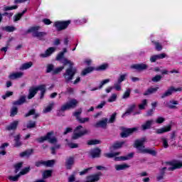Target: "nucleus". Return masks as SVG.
<instances>
[{"instance_id":"20e7f679","label":"nucleus","mask_w":182,"mask_h":182,"mask_svg":"<svg viewBox=\"0 0 182 182\" xmlns=\"http://www.w3.org/2000/svg\"><path fill=\"white\" fill-rule=\"evenodd\" d=\"M68 53V49L63 48V51L60 52L57 55L55 58V60H58V62H60V63H62L64 66H66V65H75L73 62H72L70 60L65 57V53Z\"/></svg>"},{"instance_id":"6ab92c4d","label":"nucleus","mask_w":182,"mask_h":182,"mask_svg":"<svg viewBox=\"0 0 182 182\" xmlns=\"http://www.w3.org/2000/svg\"><path fill=\"white\" fill-rule=\"evenodd\" d=\"M36 93H38V90L36 87H31L28 90V95L27 96V99H28V100H31V99H33Z\"/></svg>"},{"instance_id":"8fccbe9b","label":"nucleus","mask_w":182,"mask_h":182,"mask_svg":"<svg viewBox=\"0 0 182 182\" xmlns=\"http://www.w3.org/2000/svg\"><path fill=\"white\" fill-rule=\"evenodd\" d=\"M114 89H115V90H117V92H120V90H122V83L119 82L118 81L114 82Z\"/></svg>"},{"instance_id":"49530a36","label":"nucleus","mask_w":182,"mask_h":182,"mask_svg":"<svg viewBox=\"0 0 182 182\" xmlns=\"http://www.w3.org/2000/svg\"><path fill=\"white\" fill-rule=\"evenodd\" d=\"M64 69H65V66L58 67V68L54 69V70H53L52 74L58 75V73H60V72H62V70H63Z\"/></svg>"},{"instance_id":"5fc2aeb1","label":"nucleus","mask_w":182,"mask_h":182,"mask_svg":"<svg viewBox=\"0 0 182 182\" xmlns=\"http://www.w3.org/2000/svg\"><path fill=\"white\" fill-rule=\"evenodd\" d=\"M109 68V64L105 63L101 65H100L97 68V70H106Z\"/></svg>"},{"instance_id":"09e8293b","label":"nucleus","mask_w":182,"mask_h":182,"mask_svg":"<svg viewBox=\"0 0 182 182\" xmlns=\"http://www.w3.org/2000/svg\"><path fill=\"white\" fill-rule=\"evenodd\" d=\"M132 90L130 88H127V90L124 92V95H122V99H129L130 97V92Z\"/></svg>"},{"instance_id":"6e6d98bb","label":"nucleus","mask_w":182,"mask_h":182,"mask_svg":"<svg viewBox=\"0 0 182 182\" xmlns=\"http://www.w3.org/2000/svg\"><path fill=\"white\" fill-rule=\"evenodd\" d=\"M16 114H18V108L16 107H13L11 108L10 116L14 117V116H16Z\"/></svg>"},{"instance_id":"f704fd0d","label":"nucleus","mask_w":182,"mask_h":182,"mask_svg":"<svg viewBox=\"0 0 182 182\" xmlns=\"http://www.w3.org/2000/svg\"><path fill=\"white\" fill-rule=\"evenodd\" d=\"M176 105H178V101L171 100L166 103V107H168V109H177Z\"/></svg>"},{"instance_id":"de8ad7c7","label":"nucleus","mask_w":182,"mask_h":182,"mask_svg":"<svg viewBox=\"0 0 182 182\" xmlns=\"http://www.w3.org/2000/svg\"><path fill=\"white\" fill-rule=\"evenodd\" d=\"M11 96H14V92L6 91L5 95H2L1 97L4 100H6L7 97H11Z\"/></svg>"},{"instance_id":"7c9ffc66","label":"nucleus","mask_w":182,"mask_h":182,"mask_svg":"<svg viewBox=\"0 0 182 182\" xmlns=\"http://www.w3.org/2000/svg\"><path fill=\"white\" fill-rule=\"evenodd\" d=\"M32 66H33V63H32L31 61L22 64L21 66L20 67V70H26L28 69H31Z\"/></svg>"},{"instance_id":"a878e982","label":"nucleus","mask_w":182,"mask_h":182,"mask_svg":"<svg viewBox=\"0 0 182 182\" xmlns=\"http://www.w3.org/2000/svg\"><path fill=\"white\" fill-rule=\"evenodd\" d=\"M159 89V87H149L144 92V96H150V95L156 93Z\"/></svg>"},{"instance_id":"774afa93","label":"nucleus","mask_w":182,"mask_h":182,"mask_svg":"<svg viewBox=\"0 0 182 182\" xmlns=\"http://www.w3.org/2000/svg\"><path fill=\"white\" fill-rule=\"evenodd\" d=\"M89 120H90L89 117L82 118L80 117L77 119L79 123H82V124L89 122Z\"/></svg>"},{"instance_id":"5701e85b","label":"nucleus","mask_w":182,"mask_h":182,"mask_svg":"<svg viewBox=\"0 0 182 182\" xmlns=\"http://www.w3.org/2000/svg\"><path fill=\"white\" fill-rule=\"evenodd\" d=\"M151 43L154 45L155 50H157V52H161V50H163V44L159 42V41L153 40L151 41Z\"/></svg>"},{"instance_id":"1a4fd4ad","label":"nucleus","mask_w":182,"mask_h":182,"mask_svg":"<svg viewBox=\"0 0 182 182\" xmlns=\"http://www.w3.org/2000/svg\"><path fill=\"white\" fill-rule=\"evenodd\" d=\"M79 104V102L76 99H73L68 102L64 104L60 109L61 112H65V110H70V109H75Z\"/></svg>"},{"instance_id":"79ce46f5","label":"nucleus","mask_w":182,"mask_h":182,"mask_svg":"<svg viewBox=\"0 0 182 182\" xmlns=\"http://www.w3.org/2000/svg\"><path fill=\"white\" fill-rule=\"evenodd\" d=\"M161 79H163V76H161V75H156L154 77L151 78V80L154 83H157V82H160V80H161Z\"/></svg>"},{"instance_id":"69168bd1","label":"nucleus","mask_w":182,"mask_h":182,"mask_svg":"<svg viewBox=\"0 0 182 182\" xmlns=\"http://www.w3.org/2000/svg\"><path fill=\"white\" fill-rule=\"evenodd\" d=\"M116 116H117V113L114 112L111 115V117L109 120V123H114V121L116 120Z\"/></svg>"},{"instance_id":"aec40b11","label":"nucleus","mask_w":182,"mask_h":182,"mask_svg":"<svg viewBox=\"0 0 182 182\" xmlns=\"http://www.w3.org/2000/svg\"><path fill=\"white\" fill-rule=\"evenodd\" d=\"M136 104H132L131 105H129L127 109V111L125 112V113H124L122 115V117H126V116H130V114H132V112L134 111V109H136Z\"/></svg>"},{"instance_id":"a19ab883","label":"nucleus","mask_w":182,"mask_h":182,"mask_svg":"<svg viewBox=\"0 0 182 182\" xmlns=\"http://www.w3.org/2000/svg\"><path fill=\"white\" fill-rule=\"evenodd\" d=\"M52 177V171L46 170L43 173V178H49Z\"/></svg>"},{"instance_id":"0eeeda50","label":"nucleus","mask_w":182,"mask_h":182,"mask_svg":"<svg viewBox=\"0 0 182 182\" xmlns=\"http://www.w3.org/2000/svg\"><path fill=\"white\" fill-rule=\"evenodd\" d=\"M168 166L171 167L168 168V171H174V170H178L182 168V161L181 160H173L171 161L166 162Z\"/></svg>"},{"instance_id":"c03bdc74","label":"nucleus","mask_w":182,"mask_h":182,"mask_svg":"<svg viewBox=\"0 0 182 182\" xmlns=\"http://www.w3.org/2000/svg\"><path fill=\"white\" fill-rule=\"evenodd\" d=\"M55 165V160H48L47 161H44V166L46 167H53Z\"/></svg>"},{"instance_id":"4468645a","label":"nucleus","mask_w":182,"mask_h":182,"mask_svg":"<svg viewBox=\"0 0 182 182\" xmlns=\"http://www.w3.org/2000/svg\"><path fill=\"white\" fill-rule=\"evenodd\" d=\"M154 123V120L153 119L147 120L141 125V129L142 130V132H146V130L151 129V126H153Z\"/></svg>"},{"instance_id":"9b49d317","label":"nucleus","mask_w":182,"mask_h":182,"mask_svg":"<svg viewBox=\"0 0 182 182\" xmlns=\"http://www.w3.org/2000/svg\"><path fill=\"white\" fill-rule=\"evenodd\" d=\"M174 92H182V87H178L176 88L173 86H171L166 92H164L161 97V99H166V97H168L169 96H171Z\"/></svg>"},{"instance_id":"a211bd4d","label":"nucleus","mask_w":182,"mask_h":182,"mask_svg":"<svg viewBox=\"0 0 182 182\" xmlns=\"http://www.w3.org/2000/svg\"><path fill=\"white\" fill-rule=\"evenodd\" d=\"M107 122H109V119L107 118H104L102 120L97 122L94 127H96L97 129L99 127H102V129H106V127L107 126Z\"/></svg>"},{"instance_id":"7ed1b4c3","label":"nucleus","mask_w":182,"mask_h":182,"mask_svg":"<svg viewBox=\"0 0 182 182\" xmlns=\"http://www.w3.org/2000/svg\"><path fill=\"white\" fill-rule=\"evenodd\" d=\"M69 65L70 68L65 70V72L63 74V76L65 79V83H70V82L73 80V77H75V75H76L77 70L73 68V65Z\"/></svg>"},{"instance_id":"f257e3e1","label":"nucleus","mask_w":182,"mask_h":182,"mask_svg":"<svg viewBox=\"0 0 182 182\" xmlns=\"http://www.w3.org/2000/svg\"><path fill=\"white\" fill-rule=\"evenodd\" d=\"M147 141V139L146 137L141 138L140 139H136L134 141V147L138 150L139 153H142L144 154H151V156H156L157 152L149 148H146L144 146V143Z\"/></svg>"},{"instance_id":"423d86ee","label":"nucleus","mask_w":182,"mask_h":182,"mask_svg":"<svg viewBox=\"0 0 182 182\" xmlns=\"http://www.w3.org/2000/svg\"><path fill=\"white\" fill-rule=\"evenodd\" d=\"M70 20L68 21H58L54 22L53 26L56 28L58 32L60 31H65V29H68V26L70 25Z\"/></svg>"},{"instance_id":"b1692460","label":"nucleus","mask_w":182,"mask_h":182,"mask_svg":"<svg viewBox=\"0 0 182 182\" xmlns=\"http://www.w3.org/2000/svg\"><path fill=\"white\" fill-rule=\"evenodd\" d=\"M37 92H41L40 99H43V96H45V93H46V85H41L36 87Z\"/></svg>"},{"instance_id":"72a5a7b5","label":"nucleus","mask_w":182,"mask_h":182,"mask_svg":"<svg viewBox=\"0 0 182 182\" xmlns=\"http://www.w3.org/2000/svg\"><path fill=\"white\" fill-rule=\"evenodd\" d=\"M129 167H130V166H129L127 164H117L114 166L115 170H117V171L126 170V168H129Z\"/></svg>"},{"instance_id":"c756f323","label":"nucleus","mask_w":182,"mask_h":182,"mask_svg":"<svg viewBox=\"0 0 182 182\" xmlns=\"http://www.w3.org/2000/svg\"><path fill=\"white\" fill-rule=\"evenodd\" d=\"M18 124H19V122L14 121L6 127V130H9V131L16 130V127H18Z\"/></svg>"},{"instance_id":"473e14b6","label":"nucleus","mask_w":182,"mask_h":182,"mask_svg":"<svg viewBox=\"0 0 182 182\" xmlns=\"http://www.w3.org/2000/svg\"><path fill=\"white\" fill-rule=\"evenodd\" d=\"M31 154H33V149H27L21 153H20V157H29L31 156Z\"/></svg>"},{"instance_id":"39448f33","label":"nucleus","mask_w":182,"mask_h":182,"mask_svg":"<svg viewBox=\"0 0 182 182\" xmlns=\"http://www.w3.org/2000/svg\"><path fill=\"white\" fill-rule=\"evenodd\" d=\"M52 136H53V132H48L46 136L36 139V141H38V143H43V141H46L47 140L48 143H50L51 144L58 143L56 137Z\"/></svg>"},{"instance_id":"e2e57ef3","label":"nucleus","mask_w":182,"mask_h":182,"mask_svg":"<svg viewBox=\"0 0 182 182\" xmlns=\"http://www.w3.org/2000/svg\"><path fill=\"white\" fill-rule=\"evenodd\" d=\"M80 114H82V108L79 109L78 111L74 112L73 116H75L77 120L80 117Z\"/></svg>"},{"instance_id":"0e129e2a","label":"nucleus","mask_w":182,"mask_h":182,"mask_svg":"<svg viewBox=\"0 0 182 182\" xmlns=\"http://www.w3.org/2000/svg\"><path fill=\"white\" fill-rule=\"evenodd\" d=\"M13 9H18V6H6L4 8V11H12Z\"/></svg>"},{"instance_id":"3c124183","label":"nucleus","mask_w":182,"mask_h":182,"mask_svg":"<svg viewBox=\"0 0 182 182\" xmlns=\"http://www.w3.org/2000/svg\"><path fill=\"white\" fill-rule=\"evenodd\" d=\"M55 69V65H53V64H48L47 65V70H46V73H50V72H53V70Z\"/></svg>"},{"instance_id":"bb28decb","label":"nucleus","mask_w":182,"mask_h":182,"mask_svg":"<svg viewBox=\"0 0 182 182\" xmlns=\"http://www.w3.org/2000/svg\"><path fill=\"white\" fill-rule=\"evenodd\" d=\"M23 76V73L22 72H18L11 73L9 75V79H11V80H15V79H19Z\"/></svg>"},{"instance_id":"c85d7f7f","label":"nucleus","mask_w":182,"mask_h":182,"mask_svg":"<svg viewBox=\"0 0 182 182\" xmlns=\"http://www.w3.org/2000/svg\"><path fill=\"white\" fill-rule=\"evenodd\" d=\"M166 170H167V167H164L159 170V174L156 176L157 181H160V180H163V178H164Z\"/></svg>"},{"instance_id":"ddd939ff","label":"nucleus","mask_w":182,"mask_h":182,"mask_svg":"<svg viewBox=\"0 0 182 182\" xmlns=\"http://www.w3.org/2000/svg\"><path fill=\"white\" fill-rule=\"evenodd\" d=\"M131 68L141 72V70H147V69H149V65L144 63L134 64L131 65Z\"/></svg>"},{"instance_id":"58836bf2","label":"nucleus","mask_w":182,"mask_h":182,"mask_svg":"<svg viewBox=\"0 0 182 182\" xmlns=\"http://www.w3.org/2000/svg\"><path fill=\"white\" fill-rule=\"evenodd\" d=\"M146 106H147V100H142L141 104L139 105L138 107L139 110H144L146 109Z\"/></svg>"},{"instance_id":"f03ea898","label":"nucleus","mask_w":182,"mask_h":182,"mask_svg":"<svg viewBox=\"0 0 182 182\" xmlns=\"http://www.w3.org/2000/svg\"><path fill=\"white\" fill-rule=\"evenodd\" d=\"M39 29H41L40 26H32L27 30L26 33H32L33 38H36L38 41H46L45 37L47 36L48 33L39 31Z\"/></svg>"},{"instance_id":"680f3d73","label":"nucleus","mask_w":182,"mask_h":182,"mask_svg":"<svg viewBox=\"0 0 182 182\" xmlns=\"http://www.w3.org/2000/svg\"><path fill=\"white\" fill-rule=\"evenodd\" d=\"M155 110H156V108H154V107L148 110L146 112V117H150L153 116V114L154 113Z\"/></svg>"},{"instance_id":"f3484780","label":"nucleus","mask_w":182,"mask_h":182,"mask_svg":"<svg viewBox=\"0 0 182 182\" xmlns=\"http://www.w3.org/2000/svg\"><path fill=\"white\" fill-rule=\"evenodd\" d=\"M55 50H56V48L53 47L48 48L45 53H41L39 56L40 58H49V56H50V55H52Z\"/></svg>"},{"instance_id":"4be33fe9","label":"nucleus","mask_w":182,"mask_h":182,"mask_svg":"<svg viewBox=\"0 0 182 182\" xmlns=\"http://www.w3.org/2000/svg\"><path fill=\"white\" fill-rule=\"evenodd\" d=\"M23 103H26V96L21 95L18 100L13 102V105L14 106H22Z\"/></svg>"},{"instance_id":"ea45409f","label":"nucleus","mask_w":182,"mask_h":182,"mask_svg":"<svg viewBox=\"0 0 182 182\" xmlns=\"http://www.w3.org/2000/svg\"><path fill=\"white\" fill-rule=\"evenodd\" d=\"M53 106H55L53 102L49 104L47 107L43 109V113H49V112H51L52 109H53Z\"/></svg>"},{"instance_id":"052dcab7","label":"nucleus","mask_w":182,"mask_h":182,"mask_svg":"<svg viewBox=\"0 0 182 182\" xmlns=\"http://www.w3.org/2000/svg\"><path fill=\"white\" fill-rule=\"evenodd\" d=\"M20 177H21V175L18 173L15 176H9V180H11V181H18Z\"/></svg>"},{"instance_id":"c9c22d12","label":"nucleus","mask_w":182,"mask_h":182,"mask_svg":"<svg viewBox=\"0 0 182 182\" xmlns=\"http://www.w3.org/2000/svg\"><path fill=\"white\" fill-rule=\"evenodd\" d=\"M14 147H21L22 146V142L21 141V134H18L14 136Z\"/></svg>"},{"instance_id":"a18cd8bd","label":"nucleus","mask_w":182,"mask_h":182,"mask_svg":"<svg viewBox=\"0 0 182 182\" xmlns=\"http://www.w3.org/2000/svg\"><path fill=\"white\" fill-rule=\"evenodd\" d=\"M126 77H127V74H120L117 82L122 83V82H124V80H126Z\"/></svg>"},{"instance_id":"cd10ccee","label":"nucleus","mask_w":182,"mask_h":182,"mask_svg":"<svg viewBox=\"0 0 182 182\" xmlns=\"http://www.w3.org/2000/svg\"><path fill=\"white\" fill-rule=\"evenodd\" d=\"M171 130V126L168 125L167 127L157 129L156 130V134H163V133H166V132H170Z\"/></svg>"},{"instance_id":"2f4dec72","label":"nucleus","mask_w":182,"mask_h":182,"mask_svg":"<svg viewBox=\"0 0 182 182\" xmlns=\"http://www.w3.org/2000/svg\"><path fill=\"white\" fill-rule=\"evenodd\" d=\"M33 116V119H38L39 117V113H36V110L35 109H31L28 113L25 114V117H29V116Z\"/></svg>"},{"instance_id":"e433bc0d","label":"nucleus","mask_w":182,"mask_h":182,"mask_svg":"<svg viewBox=\"0 0 182 182\" xmlns=\"http://www.w3.org/2000/svg\"><path fill=\"white\" fill-rule=\"evenodd\" d=\"M94 70H95V68L88 67L82 71L81 75L82 76H86V75H87L88 73H92V72H93Z\"/></svg>"},{"instance_id":"393cba45","label":"nucleus","mask_w":182,"mask_h":182,"mask_svg":"<svg viewBox=\"0 0 182 182\" xmlns=\"http://www.w3.org/2000/svg\"><path fill=\"white\" fill-rule=\"evenodd\" d=\"M126 141L116 142L112 146L109 147V150L113 151V150H117L118 149H122L123 144H125Z\"/></svg>"},{"instance_id":"9d476101","label":"nucleus","mask_w":182,"mask_h":182,"mask_svg":"<svg viewBox=\"0 0 182 182\" xmlns=\"http://www.w3.org/2000/svg\"><path fill=\"white\" fill-rule=\"evenodd\" d=\"M134 132H137V128L134 127V128H125L122 127V132L120 133V136L122 139H126L129 137V136H132Z\"/></svg>"},{"instance_id":"338daca9","label":"nucleus","mask_w":182,"mask_h":182,"mask_svg":"<svg viewBox=\"0 0 182 182\" xmlns=\"http://www.w3.org/2000/svg\"><path fill=\"white\" fill-rule=\"evenodd\" d=\"M4 29L6 32H14V31H16V28L14 26H6Z\"/></svg>"},{"instance_id":"603ef678","label":"nucleus","mask_w":182,"mask_h":182,"mask_svg":"<svg viewBox=\"0 0 182 182\" xmlns=\"http://www.w3.org/2000/svg\"><path fill=\"white\" fill-rule=\"evenodd\" d=\"M36 127V122L33 121H29L27 124V129H33Z\"/></svg>"},{"instance_id":"4c0bfd02","label":"nucleus","mask_w":182,"mask_h":182,"mask_svg":"<svg viewBox=\"0 0 182 182\" xmlns=\"http://www.w3.org/2000/svg\"><path fill=\"white\" fill-rule=\"evenodd\" d=\"M104 156H105V157H107V159H113V157L120 156V152L106 153V154H104Z\"/></svg>"},{"instance_id":"13d9d810","label":"nucleus","mask_w":182,"mask_h":182,"mask_svg":"<svg viewBox=\"0 0 182 182\" xmlns=\"http://www.w3.org/2000/svg\"><path fill=\"white\" fill-rule=\"evenodd\" d=\"M29 171H31V168L27 167L20 171L19 174L20 176H24V174H27V173H29Z\"/></svg>"},{"instance_id":"412c9836","label":"nucleus","mask_w":182,"mask_h":182,"mask_svg":"<svg viewBox=\"0 0 182 182\" xmlns=\"http://www.w3.org/2000/svg\"><path fill=\"white\" fill-rule=\"evenodd\" d=\"M23 103H26V96L21 95L18 100L13 102V105L14 106H22Z\"/></svg>"},{"instance_id":"37998d69","label":"nucleus","mask_w":182,"mask_h":182,"mask_svg":"<svg viewBox=\"0 0 182 182\" xmlns=\"http://www.w3.org/2000/svg\"><path fill=\"white\" fill-rule=\"evenodd\" d=\"M23 164V162H20L14 165V168H15L14 173L16 174L19 171V170H21V168H22Z\"/></svg>"},{"instance_id":"dca6fc26","label":"nucleus","mask_w":182,"mask_h":182,"mask_svg":"<svg viewBox=\"0 0 182 182\" xmlns=\"http://www.w3.org/2000/svg\"><path fill=\"white\" fill-rule=\"evenodd\" d=\"M102 151L99 148L91 149L88 153L92 159H97L100 157V153Z\"/></svg>"},{"instance_id":"4d7b16f0","label":"nucleus","mask_w":182,"mask_h":182,"mask_svg":"<svg viewBox=\"0 0 182 182\" xmlns=\"http://www.w3.org/2000/svg\"><path fill=\"white\" fill-rule=\"evenodd\" d=\"M87 144L89 146H92V145H94V144H100V141L97 140V139L90 140L87 142Z\"/></svg>"},{"instance_id":"bf43d9fd","label":"nucleus","mask_w":182,"mask_h":182,"mask_svg":"<svg viewBox=\"0 0 182 182\" xmlns=\"http://www.w3.org/2000/svg\"><path fill=\"white\" fill-rule=\"evenodd\" d=\"M109 82H110V79H105V80H103L100 82V85L98 89H102V87H103V86H105V85L109 83Z\"/></svg>"},{"instance_id":"f8f14e48","label":"nucleus","mask_w":182,"mask_h":182,"mask_svg":"<svg viewBox=\"0 0 182 182\" xmlns=\"http://www.w3.org/2000/svg\"><path fill=\"white\" fill-rule=\"evenodd\" d=\"M164 58H167V54L164 53L152 55L149 58V62L151 63H156L157 60H160L161 59H164Z\"/></svg>"},{"instance_id":"864d4df0","label":"nucleus","mask_w":182,"mask_h":182,"mask_svg":"<svg viewBox=\"0 0 182 182\" xmlns=\"http://www.w3.org/2000/svg\"><path fill=\"white\" fill-rule=\"evenodd\" d=\"M116 100H117V95H116V94H112V95H111V97L108 99V102H109V103H112V102H116Z\"/></svg>"},{"instance_id":"2eb2a0df","label":"nucleus","mask_w":182,"mask_h":182,"mask_svg":"<svg viewBox=\"0 0 182 182\" xmlns=\"http://www.w3.org/2000/svg\"><path fill=\"white\" fill-rule=\"evenodd\" d=\"M75 164V156H69L65 160V167L67 170H70Z\"/></svg>"},{"instance_id":"6e6552de","label":"nucleus","mask_w":182,"mask_h":182,"mask_svg":"<svg viewBox=\"0 0 182 182\" xmlns=\"http://www.w3.org/2000/svg\"><path fill=\"white\" fill-rule=\"evenodd\" d=\"M82 127H83L82 125H80L75 129L73 135L72 136L73 140H77V139L82 137V136H85V134H87V133H89L87 129L80 131V129H82Z\"/></svg>"}]
</instances>
